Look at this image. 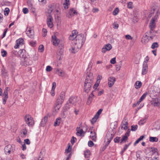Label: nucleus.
Returning <instances> with one entry per match:
<instances>
[{"label":"nucleus","mask_w":160,"mask_h":160,"mask_svg":"<svg viewBox=\"0 0 160 160\" xmlns=\"http://www.w3.org/2000/svg\"><path fill=\"white\" fill-rule=\"evenodd\" d=\"M85 41L84 35L82 34H80L77 35L76 37L75 40L73 41L75 45H78L77 47L81 48Z\"/></svg>","instance_id":"obj_1"},{"label":"nucleus","mask_w":160,"mask_h":160,"mask_svg":"<svg viewBox=\"0 0 160 160\" xmlns=\"http://www.w3.org/2000/svg\"><path fill=\"white\" fill-rule=\"evenodd\" d=\"M78 100L77 97H71L68 100L67 104L66 105V107L67 108L69 109L70 105V104H72L75 105L76 103L78 102Z\"/></svg>","instance_id":"obj_2"},{"label":"nucleus","mask_w":160,"mask_h":160,"mask_svg":"<svg viewBox=\"0 0 160 160\" xmlns=\"http://www.w3.org/2000/svg\"><path fill=\"white\" fill-rule=\"evenodd\" d=\"M25 120L29 126H32L34 124V122L33 118L28 114L25 116Z\"/></svg>","instance_id":"obj_3"},{"label":"nucleus","mask_w":160,"mask_h":160,"mask_svg":"<svg viewBox=\"0 0 160 160\" xmlns=\"http://www.w3.org/2000/svg\"><path fill=\"white\" fill-rule=\"evenodd\" d=\"M14 149V147L11 145L9 144L5 146L4 150L5 154L8 155L11 152H13Z\"/></svg>","instance_id":"obj_4"},{"label":"nucleus","mask_w":160,"mask_h":160,"mask_svg":"<svg viewBox=\"0 0 160 160\" xmlns=\"http://www.w3.org/2000/svg\"><path fill=\"white\" fill-rule=\"evenodd\" d=\"M32 61L29 58H25L21 62V64L22 66H27L32 64Z\"/></svg>","instance_id":"obj_5"},{"label":"nucleus","mask_w":160,"mask_h":160,"mask_svg":"<svg viewBox=\"0 0 160 160\" xmlns=\"http://www.w3.org/2000/svg\"><path fill=\"white\" fill-rule=\"evenodd\" d=\"M93 79V77L92 74V73H89L87 76L84 83L88 84H89V83H90L92 85Z\"/></svg>","instance_id":"obj_6"},{"label":"nucleus","mask_w":160,"mask_h":160,"mask_svg":"<svg viewBox=\"0 0 160 160\" xmlns=\"http://www.w3.org/2000/svg\"><path fill=\"white\" fill-rule=\"evenodd\" d=\"M102 111V109H99L97 112L96 114L95 115L94 117L92 119L91 121L92 124H93L96 122L97 120L99 118V115L101 114Z\"/></svg>","instance_id":"obj_7"},{"label":"nucleus","mask_w":160,"mask_h":160,"mask_svg":"<svg viewBox=\"0 0 160 160\" xmlns=\"http://www.w3.org/2000/svg\"><path fill=\"white\" fill-rule=\"evenodd\" d=\"M53 18L51 15L48 16L47 18V24L48 27L51 28L53 27Z\"/></svg>","instance_id":"obj_8"},{"label":"nucleus","mask_w":160,"mask_h":160,"mask_svg":"<svg viewBox=\"0 0 160 160\" xmlns=\"http://www.w3.org/2000/svg\"><path fill=\"white\" fill-rule=\"evenodd\" d=\"M60 40L55 35L52 36V42L53 44L55 46H58L60 42Z\"/></svg>","instance_id":"obj_9"},{"label":"nucleus","mask_w":160,"mask_h":160,"mask_svg":"<svg viewBox=\"0 0 160 160\" xmlns=\"http://www.w3.org/2000/svg\"><path fill=\"white\" fill-rule=\"evenodd\" d=\"M27 28V29H28ZM26 34L27 35L31 38H33L34 37V32L33 30L31 28H29L28 30L27 31Z\"/></svg>","instance_id":"obj_10"},{"label":"nucleus","mask_w":160,"mask_h":160,"mask_svg":"<svg viewBox=\"0 0 160 160\" xmlns=\"http://www.w3.org/2000/svg\"><path fill=\"white\" fill-rule=\"evenodd\" d=\"M65 92H62L60 95L58 97L57 101L58 102L62 103L64 99L65 96Z\"/></svg>","instance_id":"obj_11"},{"label":"nucleus","mask_w":160,"mask_h":160,"mask_svg":"<svg viewBox=\"0 0 160 160\" xmlns=\"http://www.w3.org/2000/svg\"><path fill=\"white\" fill-rule=\"evenodd\" d=\"M62 103L59 102H58V101H56L54 105L53 110V112H55V114H56L59 110L61 106Z\"/></svg>","instance_id":"obj_12"},{"label":"nucleus","mask_w":160,"mask_h":160,"mask_svg":"<svg viewBox=\"0 0 160 160\" xmlns=\"http://www.w3.org/2000/svg\"><path fill=\"white\" fill-rule=\"evenodd\" d=\"M92 85V84H91L90 83H89V84L84 83V91L86 92H88L90 90Z\"/></svg>","instance_id":"obj_13"},{"label":"nucleus","mask_w":160,"mask_h":160,"mask_svg":"<svg viewBox=\"0 0 160 160\" xmlns=\"http://www.w3.org/2000/svg\"><path fill=\"white\" fill-rule=\"evenodd\" d=\"M114 135L110 132H108L106 135V138L107 140V142L110 143L111 140L113 138Z\"/></svg>","instance_id":"obj_14"},{"label":"nucleus","mask_w":160,"mask_h":160,"mask_svg":"<svg viewBox=\"0 0 160 160\" xmlns=\"http://www.w3.org/2000/svg\"><path fill=\"white\" fill-rule=\"evenodd\" d=\"M115 81L116 79L115 78L112 77H109L108 79V84L109 87H112L114 84Z\"/></svg>","instance_id":"obj_15"},{"label":"nucleus","mask_w":160,"mask_h":160,"mask_svg":"<svg viewBox=\"0 0 160 160\" xmlns=\"http://www.w3.org/2000/svg\"><path fill=\"white\" fill-rule=\"evenodd\" d=\"M27 3L29 8L30 9L32 12H34L35 10L34 8L33 4L32 3V0H27Z\"/></svg>","instance_id":"obj_16"},{"label":"nucleus","mask_w":160,"mask_h":160,"mask_svg":"<svg viewBox=\"0 0 160 160\" xmlns=\"http://www.w3.org/2000/svg\"><path fill=\"white\" fill-rule=\"evenodd\" d=\"M23 39L22 38H19L16 40V44L14 46L15 48H18L19 46L22 45L23 43Z\"/></svg>","instance_id":"obj_17"},{"label":"nucleus","mask_w":160,"mask_h":160,"mask_svg":"<svg viewBox=\"0 0 160 160\" xmlns=\"http://www.w3.org/2000/svg\"><path fill=\"white\" fill-rule=\"evenodd\" d=\"M78 33V32L76 30H73L72 31V34H71L69 37V39L70 40H73L77 36V34Z\"/></svg>","instance_id":"obj_18"},{"label":"nucleus","mask_w":160,"mask_h":160,"mask_svg":"<svg viewBox=\"0 0 160 160\" xmlns=\"http://www.w3.org/2000/svg\"><path fill=\"white\" fill-rule=\"evenodd\" d=\"M122 128H123L124 130H126L128 128V123L126 120L125 121L123 120L121 125Z\"/></svg>","instance_id":"obj_19"},{"label":"nucleus","mask_w":160,"mask_h":160,"mask_svg":"<svg viewBox=\"0 0 160 160\" xmlns=\"http://www.w3.org/2000/svg\"><path fill=\"white\" fill-rule=\"evenodd\" d=\"M77 13L76 11L73 9H70L68 14V16L69 18L71 17Z\"/></svg>","instance_id":"obj_20"},{"label":"nucleus","mask_w":160,"mask_h":160,"mask_svg":"<svg viewBox=\"0 0 160 160\" xmlns=\"http://www.w3.org/2000/svg\"><path fill=\"white\" fill-rule=\"evenodd\" d=\"M77 46L78 45L75 44V46L69 49V50L71 51V52L74 53H76L78 51V49L80 48H78Z\"/></svg>","instance_id":"obj_21"},{"label":"nucleus","mask_w":160,"mask_h":160,"mask_svg":"<svg viewBox=\"0 0 160 160\" xmlns=\"http://www.w3.org/2000/svg\"><path fill=\"white\" fill-rule=\"evenodd\" d=\"M48 119V117L47 116H45L41 122L40 124V126L42 127L44 126L47 121Z\"/></svg>","instance_id":"obj_22"},{"label":"nucleus","mask_w":160,"mask_h":160,"mask_svg":"<svg viewBox=\"0 0 160 160\" xmlns=\"http://www.w3.org/2000/svg\"><path fill=\"white\" fill-rule=\"evenodd\" d=\"M155 20L154 18H152L149 23V27L151 30H152L155 26Z\"/></svg>","instance_id":"obj_23"},{"label":"nucleus","mask_w":160,"mask_h":160,"mask_svg":"<svg viewBox=\"0 0 160 160\" xmlns=\"http://www.w3.org/2000/svg\"><path fill=\"white\" fill-rule=\"evenodd\" d=\"M94 96V95L93 94V92H92L91 94L90 95L88 101L87 102V103L88 105H89L92 101L93 100V97Z\"/></svg>","instance_id":"obj_24"},{"label":"nucleus","mask_w":160,"mask_h":160,"mask_svg":"<svg viewBox=\"0 0 160 160\" xmlns=\"http://www.w3.org/2000/svg\"><path fill=\"white\" fill-rule=\"evenodd\" d=\"M148 65H143L142 71V75L146 74L148 72Z\"/></svg>","instance_id":"obj_25"},{"label":"nucleus","mask_w":160,"mask_h":160,"mask_svg":"<svg viewBox=\"0 0 160 160\" xmlns=\"http://www.w3.org/2000/svg\"><path fill=\"white\" fill-rule=\"evenodd\" d=\"M149 40L148 36L146 35L142 38L141 41L142 43L145 44L148 42Z\"/></svg>","instance_id":"obj_26"},{"label":"nucleus","mask_w":160,"mask_h":160,"mask_svg":"<svg viewBox=\"0 0 160 160\" xmlns=\"http://www.w3.org/2000/svg\"><path fill=\"white\" fill-rule=\"evenodd\" d=\"M62 2H63V6L64 8L65 9L68 8L69 0H62Z\"/></svg>","instance_id":"obj_27"},{"label":"nucleus","mask_w":160,"mask_h":160,"mask_svg":"<svg viewBox=\"0 0 160 160\" xmlns=\"http://www.w3.org/2000/svg\"><path fill=\"white\" fill-rule=\"evenodd\" d=\"M90 133L91 134L90 137L93 141H96V136L95 132L94 131H91Z\"/></svg>","instance_id":"obj_28"},{"label":"nucleus","mask_w":160,"mask_h":160,"mask_svg":"<svg viewBox=\"0 0 160 160\" xmlns=\"http://www.w3.org/2000/svg\"><path fill=\"white\" fill-rule=\"evenodd\" d=\"M77 132L76 134L78 136H81L82 134L84 133V132L82 129H80V128H77L76 129Z\"/></svg>","instance_id":"obj_29"},{"label":"nucleus","mask_w":160,"mask_h":160,"mask_svg":"<svg viewBox=\"0 0 160 160\" xmlns=\"http://www.w3.org/2000/svg\"><path fill=\"white\" fill-rule=\"evenodd\" d=\"M84 155L85 158H88L90 155V152L89 150H86L84 151Z\"/></svg>","instance_id":"obj_30"},{"label":"nucleus","mask_w":160,"mask_h":160,"mask_svg":"<svg viewBox=\"0 0 160 160\" xmlns=\"http://www.w3.org/2000/svg\"><path fill=\"white\" fill-rule=\"evenodd\" d=\"M142 83L141 81H137L135 84V88L136 89L139 88L142 86Z\"/></svg>","instance_id":"obj_31"},{"label":"nucleus","mask_w":160,"mask_h":160,"mask_svg":"<svg viewBox=\"0 0 160 160\" xmlns=\"http://www.w3.org/2000/svg\"><path fill=\"white\" fill-rule=\"evenodd\" d=\"M57 73L59 76L63 77L64 76V72L62 70L58 69L57 70Z\"/></svg>","instance_id":"obj_32"},{"label":"nucleus","mask_w":160,"mask_h":160,"mask_svg":"<svg viewBox=\"0 0 160 160\" xmlns=\"http://www.w3.org/2000/svg\"><path fill=\"white\" fill-rule=\"evenodd\" d=\"M158 139L156 137H152L149 138V141L152 142H156L158 141Z\"/></svg>","instance_id":"obj_33"},{"label":"nucleus","mask_w":160,"mask_h":160,"mask_svg":"<svg viewBox=\"0 0 160 160\" xmlns=\"http://www.w3.org/2000/svg\"><path fill=\"white\" fill-rule=\"evenodd\" d=\"M144 137V135L140 136L139 138H138L134 142V146L138 144L140 141L143 139Z\"/></svg>","instance_id":"obj_34"},{"label":"nucleus","mask_w":160,"mask_h":160,"mask_svg":"<svg viewBox=\"0 0 160 160\" xmlns=\"http://www.w3.org/2000/svg\"><path fill=\"white\" fill-rule=\"evenodd\" d=\"M60 118H58L56 119L54 124V126H57L59 125L60 122Z\"/></svg>","instance_id":"obj_35"},{"label":"nucleus","mask_w":160,"mask_h":160,"mask_svg":"<svg viewBox=\"0 0 160 160\" xmlns=\"http://www.w3.org/2000/svg\"><path fill=\"white\" fill-rule=\"evenodd\" d=\"M154 104L155 106L160 107V97L158 98L157 101L154 102Z\"/></svg>","instance_id":"obj_36"},{"label":"nucleus","mask_w":160,"mask_h":160,"mask_svg":"<svg viewBox=\"0 0 160 160\" xmlns=\"http://www.w3.org/2000/svg\"><path fill=\"white\" fill-rule=\"evenodd\" d=\"M147 118H144L141 119L138 122V123L140 125H142L146 121Z\"/></svg>","instance_id":"obj_37"},{"label":"nucleus","mask_w":160,"mask_h":160,"mask_svg":"<svg viewBox=\"0 0 160 160\" xmlns=\"http://www.w3.org/2000/svg\"><path fill=\"white\" fill-rule=\"evenodd\" d=\"M1 53L2 56L4 57L7 56V53L6 51L4 50L3 49L1 50Z\"/></svg>","instance_id":"obj_38"},{"label":"nucleus","mask_w":160,"mask_h":160,"mask_svg":"<svg viewBox=\"0 0 160 160\" xmlns=\"http://www.w3.org/2000/svg\"><path fill=\"white\" fill-rule=\"evenodd\" d=\"M105 48L107 51H109L112 48V46L110 44H107L105 46Z\"/></svg>","instance_id":"obj_39"},{"label":"nucleus","mask_w":160,"mask_h":160,"mask_svg":"<svg viewBox=\"0 0 160 160\" xmlns=\"http://www.w3.org/2000/svg\"><path fill=\"white\" fill-rule=\"evenodd\" d=\"M149 60V57L148 56H147L145 58V60L143 62V65H148L147 63Z\"/></svg>","instance_id":"obj_40"},{"label":"nucleus","mask_w":160,"mask_h":160,"mask_svg":"<svg viewBox=\"0 0 160 160\" xmlns=\"http://www.w3.org/2000/svg\"><path fill=\"white\" fill-rule=\"evenodd\" d=\"M128 8L129 9H132L133 8V3L131 2H129L127 4Z\"/></svg>","instance_id":"obj_41"},{"label":"nucleus","mask_w":160,"mask_h":160,"mask_svg":"<svg viewBox=\"0 0 160 160\" xmlns=\"http://www.w3.org/2000/svg\"><path fill=\"white\" fill-rule=\"evenodd\" d=\"M158 47V44L157 42H155L153 43L152 46L151 48L152 49H154L155 48H157Z\"/></svg>","instance_id":"obj_42"},{"label":"nucleus","mask_w":160,"mask_h":160,"mask_svg":"<svg viewBox=\"0 0 160 160\" xmlns=\"http://www.w3.org/2000/svg\"><path fill=\"white\" fill-rule=\"evenodd\" d=\"M131 142L130 143L128 144H126L125 145V146L124 147L123 150L121 151V153L122 154L128 148V146L130 145L131 144Z\"/></svg>","instance_id":"obj_43"},{"label":"nucleus","mask_w":160,"mask_h":160,"mask_svg":"<svg viewBox=\"0 0 160 160\" xmlns=\"http://www.w3.org/2000/svg\"><path fill=\"white\" fill-rule=\"evenodd\" d=\"M119 11V10L118 8H116L113 11L112 13L114 15H116L118 14Z\"/></svg>","instance_id":"obj_44"},{"label":"nucleus","mask_w":160,"mask_h":160,"mask_svg":"<svg viewBox=\"0 0 160 160\" xmlns=\"http://www.w3.org/2000/svg\"><path fill=\"white\" fill-rule=\"evenodd\" d=\"M9 89V88L8 87H6L5 88L4 92V97H8V91Z\"/></svg>","instance_id":"obj_45"},{"label":"nucleus","mask_w":160,"mask_h":160,"mask_svg":"<svg viewBox=\"0 0 160 160\" xmlns=\"http://www.w3.org/2000/svg\"><path fill=\"white\" fill-rule=\"evenodd\" d=\"M148 93L147 92H145L142 96L141 97L140 99V100L142 101L146 97L147 95H148Z\"/></svg>","instance_id":"obj_46"},{"label":"nucleus","mask_w":160,"mask_h":160,"mask_svg":"<svg viewBox=\"0 0 160 160\" xmlns=\"http://www.w3.org/2000/svg\"><path fill=\"white\" fill-rule=\"evenodd\" d=\"M138 128V126L137 125H132L131 126V130L132 131H135L137 130Z\"/></svg>","instance_id":"obj_47"},{"label":"nucleus","mask_w":160,"mask_h":160,"mask_svg":"<svg viewBox=\"0 0 160 160\" xmlns=\"http://www.w3.org/2000/svg\"><path fill=\"white\" fill-rule=\"evenodd\" d=\"M38 50L40 52H43L44 50V46L42 45H40L39 46Z\"/></svg>","instance_id":"obj_48"},{"label":"nucleus","mask_w":160,"mask_h":160,"mask_svg":"<svg viewBox=\"0 0 160 160\" xmlns=\"http://www.w3.org/2000/svg\"><path fill=\"white\" fill-rule=\"evenodd\" d=\"M2 74L5 77L8 76L7 72L4 69H2Z\"/></svg>","instance_id":"obj_49"},{"label":"nucleus","mask_w":160,"mask_h":160,"mask_svg":"<svg viewBox=\"0 0 160 160\" xmlns=\"http://www.w3.org/2000/svg\"><path fill=\"white\" fill-rule=\"evenodd\" d=\"M128 139V138L126 136H123L121 139L120 143H122L123 142H125Z\"/></svg>","instance_id":"obj_50"},{"label":"nucleus","mask_w":160,"mask_h":160,"mask_svg":"<svg viewBox=\"0 0 160 160\" xmlns=\"http://www.w3.org/2000/svg\"><path fill=\"white\" fill-rule=\"evenodd\" d=\"M36 41H31L30 42V44L32 46H35L36 44Z\"/></svg>","instance_id":"obj_51"},{"label":"nucleus","mask_w":160,"mask_h":160,"mask_svg":"<svg viewBox=\"0 0 160 160\" xmlns=\"http://www.w3.org/2000/svg\"><path fill=\"white\" fill-rule=\"evenodd\" d=\"M68 148L67 149H66L65 150V152L66 153H68L71 152V148H70V144H68Z\"/></svg>","instance_id":"obj_52"},{"label":"nucleus","mask_w":160,"mask_h":160,"mask_svg":"<svg viewBox=\"0 0 160 160\" xmlns=\"http://www.w3.org/2000/svg\"><path fill=\"white\" fill-rule=\"evenodd\" d=\"M120 138L117 137L114 139V141L115 143H118L119 142V139Z\"/></svg>","instance_id":"obj_53"},{"label":"nucleus","mask_w":160,"mask_h":160,"mask_svg":"<svg viewBox=\"0 0 160 160\" xmlns=\"http://www.w3.org/2000/svg\"><path fill=\"white\" fill-rule=\"evenodd\" d=\"M52 68L50 66H48L46 67V71L47 72H50L52 70Z\"/></svg>","instance_id":"obj_54"},{"label":"nucleus","mask_w":160,"mask_h":160,"mask_svg":"<svg viewBox=\"0 0 160 160\" xmlns=\"http://www.w3.org/2000/svg\"><path fill=\"white\" fill-rule=\"evenodd\" d=\"M56 87V83L55 82H53L52 84V90L54 91L55 88Z\"/></svg>","instance_id":"obj_55"},{"label":"nucleus","mask_w":160,"mask_h":160,"mask_svg":"<svg viewBox=\"0 0 160 160\" xmlns=\"http://www.w3.org/2000/svg\"><path fill=\"white\" fill-rule=\"evenodd\" d=\"M22 11L24 13L27 14L28 12V10L27 8H24L22 9Z\"/></svg>","instance_id":"obj_56"},{"label":"nucleus","mask_w":160,"mask_h":160,"mask_svg":"<svg viewBox=\"0 0 160 160\" xmlns=\"http://www.w3.org/2000/svg\"><path fill=\"white\" fill-rule=\"evenodd\" d=\"M25 143L28 144L29 145L30 143V141L28 139H26L24 140Z\"/></svg>","instance_id":"obj_57"},{"label":"nucleus","mask_w":160,"mask_h":160,"mask_svg":"<svg viewBox=\"0 0 160 160\" xmlns=\"http://www.w3.org/2000/svg\"><path fill=\"white\" fill-rule=\"evenodd\" d=\"M88 146L90 147H92L94 145L93 142L90 140L88 141Z\"/></svg>","instance_id":"obj_58"},{"label":"nucleus","mask_w":160,"mask_h":160,"mask_svg":"<svg viewBox=\"0 0 160 160\" xmlns=\"http://www.w3.org/2000/svg\"><path fill=\"white\" fill-rule=\"evenodd\" d=\"M116 62V58H112L110 60V63L112 64L115 63Z\"/></svg>","instance_id":"obj_59"},{"label":"nucleus","mask_w":160,"mask_h":160,"mask_svg":"<svg viewBox=\"0 0 160 160\" xmlns=\"http://www.w3.org/2000/svg\"><path fill=\"white\" fill-rule=\"evenodd\" d=\"M125 38L128 40H132V38L129 35H126Z\"/></svg>","instance_id":"obj_60"},{"label":"nucleus","mask_w":160,"mask_h":160,"mask_svg":"<svg viewBox=\"0 0 160 160\" xmlns=\"http://www.w3.org/2000/svg\"><path fill=\"white\" fill-rule=\"evenodd\" d=\"M8 97H4V98H3L2 99H3V104H5L6 103V102L7 101V98H8Z\"/></svg>","instance_id":"obj_61"},{"label":"nucleus","mask_w":160,"mask_h":160,"mask_svg":"<svg viewBox=\"0 0 160 160\" xmlns=\"http://www.w3.org/2000/svg\"><path fill=\"white\" fill-rule=\"evenodd\" d=\"M130 130L129 129H128V131L126 132V133H125L124 136H126L127 137V138H128V137L129 135V133H130Z\"/></svg>","instance_id":"obj_62"},{"label":"nucleus","mask_w":160,"mask_h":160,"mask_svg":"<svg viewBox=\"0 0 160 160\" xmlns=\"http://www.w3.org/2000/svg\"><path fill=\"white\" fill-rule=\"evenodd\" d=\"M22 133L24 135H26L27 133V131L26 129H23L22 131Z\"/></svg>","instance_id":"obj_63"},{"label":"nucleus","mask_w":160,"mask_h":160,"mask_svg":"<svg viewBox=\"0 0 160 160\" xmlns=\"http://www.w3.org/2000/svg\"><path fill=\"white\" fill-rule=\"evenodd\" d=\"M141 160H151V159L147 157H145L142 158Z\"/></svg>","instance_id":"obj_64"}]
</instances>
